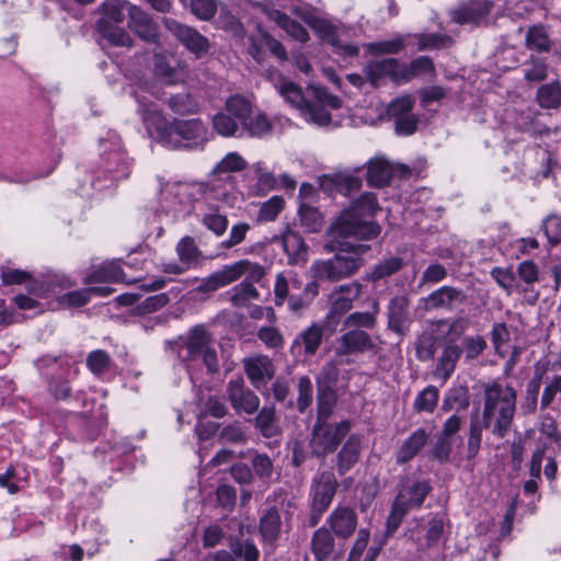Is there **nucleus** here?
Wrapping results in <instances>:
<instances>
[{
    "mask_svg": "<svg viewBox=\"0 0 561 561\" xmlns=\"http://www.w3.org/2000/svg\"><path fill=\"white\" fill-rule=\"evenodd\" d=\"M280 515L276 508H270L260 520V531L264 541L274 542L280 531Z\"/></svg>",
    "mask_w": 561,
    "mask_h": 561,
    "instance_id": "f704fd0d",
    "label": "nucleus"
},
{
    "mask_svg": "<svg viewBox=\"0 0 561 561\" xmlns=\"http://www.w3.org/2000/svg\"><path fill=\"white\" fill-rule=\"evenodd\" d=\"M24 478L14 467H9L0 473V486L7 489L9 493H16L23 488Z\"/></svg>",
    "mask_w": 561,
    "mask_h": 561,
    "instance_id": "69168bd1",
    "label": "nucleus"
},
{
    "mask_svg": "<svg viewBox=\"0 0 561 561\" xmlns=\"http://www.w3.org/2000/svg\"><path fill=\"white\" fill-rule=\"evenodd\" d=\"M536 99L542 108H558L561 105V83L552 81L542 84L537 91Z\"/></svg>",
    "mask_w": 561,
    "mask_h": 561,
    "instance_id": "2f4dec72",
    "label": "nucleus"
},
{
    "mask_svg": "<svg viewBox=\"0 0 561 561\" xmlns=\"http://www.w3.org/2000/svg\"><path fill=\"white\" fill-rule=\"evenodd\" d=\"M213 127L222 137H233L239 130L236 118L225 112H219L213 117Z\"/></svg>",
    "mask_w": 561,
    "mask_h": 561,
    "instance_id": "864d4df0",
    "label": "nucleus"
},
{
    "mask_svg": "<svg viewBox=\"0 0 561 561\" xmlns=\"http://www.w3.org/2000/svg\"><path fill=\"white\" fill-rule=\"evenodd\" d=\"M247 167V161L237 152L227 153L214 169V175L238 172Z\"/></svg>",
    "mask_w": 561,
    "mask_h": 561,
    "instance_id": "052dcab7",
    "label": "nucleus"
},
{
    "mask_svg": "<svg viewBox=\"0 0 561 561\" xmlns=\"http://www.w3.org/2000/svg\"><path fill=\"white\" fill-rule=\"evenodd\" d=\"M102 37L114 46L131 47L134 44L130 35L121 26H106L100 28Z\"/></svg>",
    "mask_w": 561,
    "mask_h": 561,
    "instance_id": "5fc2aeb1",
    "label": "nucleus"
},
{
    "mask_svg": "<svg viewBox=\"0 0 561 561\" xmlns=\"http://www.w3.org/2000/svg\"><path fill=\"white\" fill-rule=\"evenodd\" d=\"M466 296L462 290L451 287L442 286L423 298L424 309L426 311L434 309L453 310L456 304H462Z\"/></svg>",
    "mask_w": 561,
    "mask_h": 561,
    "instance_id": "f3484780",
    "label": "nucleus"
},
{
    "mask_svg": "<svg viewBox=\"0 0 561 561\" xmlns=\"http://www.w3.org/2000/svg\"><path fill=\"white\" fill-rule=\"evenodd\" d=\"M227 393L237 412L253 414L260 407L259 397L250 389L244 388L242 380H230L227 385Z\"/></svg>",
    "mask_w": 561,
    "mask_h": 561,
    "instance_id": "2eb2a0df",
    "label": "nucleus"
},
{
    "mask_svg": "<svg viewBox=\"0 0 561 561\" xmlns=\"http://www.w3.org/2000/svg\"><path fill=\"white\" fill-rule=\"evenodd\" d=\"M134 4L122 0H107L102 5V18L98 21V30L106 26H119L125 20V13L129 15V8Z\"/></svg>",
    "mask_w": 561,
    "mask_h": 561,
    "instance_id": "b1692460",
    "label": "nucleus"
},
{
    "mask_svg": "<svg viewBox=\"0 0 561 561\" xmlns=\"http://www.w3.org/2000/svg\"><path fill=\"white\" fill-rule=\"evenodd\" d=\"M462 354V348L455 343H447L437 359L435 376L443 381L450 378L455 371L456 364Z\"/></svg>",
    "mask_w": 561,
    "mask_h": 561,
    "instance_id": "a878e982",
    "label": "nucleus"
},
{
    "mask_svg": "<svg viewBox=\"0 0 561 561\" xmlns=\"http://www.w3.org/2000/svg\"><path fill=\"white\" fill-rule=\"evenodd\" d=\"M265 275L266 268L263 265L244 259L225 265L221 270L204 278L198 286V290L202 293L216 291L245 276L241 283L233 286L227 293L232 306L238 308L245 307L250 301L260 298V293L254 287V283H260Z\"/></svg>",
    "mask_w": 561,
    "mask_h": 561,
    "instance_id": "f03ea898",
    "label": "nucleus"
},
{
    "mask_svg": "<svg viewBox=\"0 0 561 561\" xmlns=\"http://www.w3.org/2000/svg\"><path fill=\"white\" fill-rule=\"evenodd\" d=\"M335 255L328 260H317L310 266L313 278L340 282L355 275L364 265L363 255L370 250V247L363 243H345Z\"/></svg>",
    "mask_w": 561,
    "mask_h": 561,
    "instance_id": "39448f33",
    "label": "nucleus"
},
{
    "mask_svg": "<svg viewBox=\"0 0 561 561\" xmlns=\"http://www.w3.org/2000/svg\"><path fill=\"white\" fill-rule=\"evenodd\" d=\"M525 46L529 50L547 53L551 49L552 41L547 27L542 24L530 26L525 36Z\"/></svg>",
    "mask_w": 561,
    "mask_h": 561,
    "instance_id": "c756f323",
    "label": "nucleus"
},
{
    "mask_svg": "<svg viewBox=\"0 0 561 561\" xmlns=\"http://www.w3.org/2000/svg\"><path fill=\"white\" fill-rule=\"evenodd\" d=\"M481 389V423L494 436L504 438L513 424L517 392L512 386L504 385L497 380L483 382Z\"/></svg>",
    "mask_w": 561,
    "mask_h": 561,
    "instance_id": "7ed1b4c3",
    "label": "nucleus"
},
{
    "mask_svg": "<svg viewBox=\"0 0 561 561\" xmlns=\"http://www.w3.org/2000/svg\"><path fill=\"white\" fill-rule=\"evenodd\" d=\"M350 430L351 423L348 421H341L339 423L316 421L309 442L312 454L325 456L334 453Z\"/></svg>",
    "mask_w": 561,
    "mask_h": 561,
    "instance_id": "0eeeda50",
    "label": "nucleus"
},
{
    "mask_svg": "<svg viewBox=\"0 0 561 561\" xmlns=\"http://www.w3.org/2000/svg\"><path fill=\"white\" fill-rule=\"evenodd\" d=\"M164 25L197 58L208 51V39L195 28L181 24L173 19H164Z\"/></svg>",
    "mask_w": 561,
    "mask_h": 561,
    "instance_id": "9b49d317",
    "label": "nucleus"
},
{
    "mask_svg": "<svg viewBox=\"0 0 561 561\" xmlns=\"http://www.w3.org/2000/svg\"><path fill=\"white\" fill-rule=\"evenodd\" d=\"M379 209L377 196L365 192L332 222L330 232L341 238L374 239L380 233V227L368 218L375 216Z\"/></svg>",
    "mask_w": 561,
    "mask_h": 561,
    "instance_id": "20e7f679",
    "label": "nucleus"
},
{
    "mask_svg": "<svg viewBox=\"0 0 561 561\" xmlns=\"http://www.w3.org/2000/svg\"><path fill=\"white\" fill-rule=\"evenodd\" d=\"M363 285L358 282H352L334 287L329 296L331 309L328 318L342 316L353 308V304L359 298Z\"/></svg>",
    "mask_w": 561,
    "mask_h": 561,
    "instance_id": "4468645a",
    "label": "nucleus"
},
{
    "mask_svg": "<svg viewBox=\"0 0 561 561\" xmlns=\"http://www.w3.org/2000/svg\"><path fill=\"white\" fill-rule=\"evenodd\" d=\"M170 108L180 115L195 114L199 105L198 103L187 93H180L169 99Z\"/></svg>",
    "mask_w": 561,
    "mask_h": 561,
    "instance_id": "603ef678",
    "label": "nucleus"
},
{
    "mask_svg": "<svg viewBox=\"0 0 561 561\" xmlns=\"http://www.w3.org/2000/svg\"><path fill=\"white\" fill-rule=\"evenodd\" d=\"M302 117L318 126H327L331 123V115L320 102H307L301 107Z\"/></svg>",
    "mask_w": 561,
    "mask_h": 561,
    "instance_id": "c03bdc74",
    "label": "nucleus"
},
{
    "mask_svg": "<svg viewBox=\"0 0 561 561\" xmlns=\"http://www.w3.org/2000/svg\"><path fill=\"white\" fill-rule=\"evenodd\" d=\"M337 482L333 472L324 471L314 478L311 496L312 512L310 516L311 526H316L324 511L330 506L336 492Z\"/></svg>",
    "mask_w": 561,
    "mask_h": 561,
    "instance_id": "1a4fd4ad",
    "label": "nucleus"
},
{
    "mask_svg": "<svg viewBox=\"0 0 561 561\" xmlns=\"http://www.w3.org/2000/svg\"><path fill=\"white\" fill-rule=\"evenodd\" d=\"M57 276H42L41 280H37V297L38 296H56L59 304L66 307H82L87 305L90 299L89 288L80 290L69 291L64 295H59V287L65 286L62 282L56 280Z\"/></svg>",
    "mask_w": 561,
    "mask_h": 561,
    "instance_id": "9d476101",
    "label": "nucleus"
},
{
    "mask_svg": "<svg viewBox=\"0 0 561 561\" xmlns=\"http://www.w3.org/2000/svg\"><path fill=\"white\" fill-rule=\"evenodd\" d=\"M368 51L374 55L398 54L405 47V37L396 36L391 39L369 43L366 45Z\"/></svg>",
    "mask_w": 561,
    "mask_h": 561,
    "instance_id": "49530a36",
    "label": "nucleus"
},
{
    "mask_svg": "<svg viewBox=\"0 0 561 561\" xmlns=\"http://www.w3.org/2000/svg\"><path fill=\"white\" fill-rule=\"evenodd\" d=\"M241 125L251 137L262 138L272 131V123L262 112L249 114Z\"/></svg>",
    "mask_w": 561,
    "mask_h": 561,
    "instance_id": "72a5a7b5",
    "label": "nucleus"
},
{
    "mask_svg": "<svg viewBox=\"0 0 561 561\" xmlns=\"http://www.w3.org/2000/svg\"><path fill=\"white\" fill-rule=\"evenodd\" d=\"M285 205V201L280 196H272L270 199L264 202L261 205L260 211L257 214L256 220L257 222H270L274 221L279 213L283 210Z\"/></svg>",
    "mask_w": 561,
    "mask_h": 561,
    "instance_id": "3c124183",
    "label": "nucleus"
},
{
    "mask_svg": "<svg viewBox=\"0 0 561 561\" xmlns=\"http://www.w3.org/2000/svg\"><path fill=\"white\" fill-rule=\"evenodd\" d=\"M430 434L425 428L414 431L399 447L396 453L398 463H405L412 460L419 451L426 445Z\"/></svg>",
    "mask_w": 561,
    "mask_h": 561,
    "instance_id": "393cba45",
    "label": "nucleus"
},
{
    "mask_svg": "<svg viewBox=\"0 0 561 561\" xmlns=\"http://www.w3.org/2000/svg\"><path fill=\"white\" fill-rule=\"evenodd\" d=\"M312 383L309 377L302 376L298 380L297 408L304 413L312 403Z\"/></svg>",
    "mask_w": 561,
    "mask_h": 561,
    "instance_id": "338daca9",
    "label": "nucleus"
},
{
    "mask_svg": "<svg viewBox=\"0 0 561 561\" xmlns=\"http://www.w3.org/2000/svg\"><path fill=\"white\" fill-rule=\"evenodd\" d=\"M185 350L188 359L202 357L209 373L218 370L217 352L213 346L210 333L204 327H195L188 332Z\"/></svg>",
    "mask_w": 561,
    "mask_h": 561,
    "instance_id": "6e6552de",
    "label": "nucleus"
},
{
    "mask_svg": "<svg viewBox=\"0 0 561 561\" xmlns=\"http://www.w3.org/2000/svg\"><path fill=\"white\" fill-rule=\"evenodd\" d=\"M320 32L322 34V38L336 48L337 54L351 57L358 54L359 49L357 46L346 44L344 45L340 42L331 25L323 24L320 28Z\"/></svg>",
    "mask_w": 561,
    "mask_h": 561,
    "instance_id": "4d7b16f0",
    "label": "nucleus"
},
{
    "mask_svg": "<svg viewBox=\"0 0 561 561\" xmlns=\"http://www.w3.org/2000/svg\"><path fill=\"white\" fill-rule=\"evenodd\" d=\"M379 312V304L377 300H373L371 310L366 312H353L346 320L345 325L353 327L355 329H374L377 323V314Z\"/></svg>",
    "mask_w": 561,
    "mask_h": 561,
    "instance_id": "58836bf2",
    "label": "nucleus"
},
{
    "mask_svg": "<svg viewBox=\"0 0 561 561\" xmlns=\"http://www.w3.org/2000/svg\"><path fill=\"white\" fill-rule=\"evenodd\" d=\"M140 112L148 131L165 148H203L209 140L208 129L198 118L169 123L154 104H140Z\"/></svg>",
    "mask_w": 561,
    "mask_h": 561,
    "instance_id": "f257e3e1",
    "label": "nucleus"
},
{
    "mask_svg": "<svg viewBox=\"0 0 561 561\" xmlns=\"http://www.w3.org/2000/svg\"><path fill=\"white\" fill-rule=\"evenodd\" d=\"M231 551L236 557L244 561H257L260 552L252 540H236L230 543Z\"/></svg>",
    "mask_w": 561,
    "mask_h": 561,
    "instance_id": "0e129e2a",
    "label": "nucleus"
},
{
    "mask_svg": "<svg viewBox=\"0 0 561 561\" xmlns=\"http://www.w3.org/2000/svg\"><path fill=\"white\" fill-rule=\"evenodd\" d=\"M439 393L434 386H427L415 398L414 410L417 412L432 413L437 407Z\"/></svg>",
    "mask_w": 561,
    "mask_h": 561,
    "instance_id": "8fccbe9b",
    "label": "nucleus"
},
{
    "mask_svg": "<svg viewBox=\"0 0 561 561\" xmlns=\"http://www.w3.org/2000/svg\"><path fill=\"white\" fill-rule=\"evenodd\" d=\"M298 220L300 227L308 233H314L321 230L323 218L320 211L312 206L301 204L298 209Z\"/></svg>",
    "mask_w": 561,
    "mask_h": 561,
    "instance_id": "c9c22d12",
    "label": "nucleus"
},
{
    "mask_svg": "<svg viewBox=\"0 0 561 561\" xmlns=\"http://www.w3.org/2000/svg\"><path fill=\"white\" fill-rule=\"evenodd\" d=\"M402 265L403 261L401 257H387L378 265H376L369 274H367L366 279L369 282H377L397 273L402 267Z\"/></svg>",
    "mask_w": 561,
    "mask_h": 561,
    "instance_id": "a18cd8bd",
    "label": "nucleus"
},
{
    "mask_svg": "<svg viewBox=\"0 0 561 561\" xmlns=\"http://www.w3.org/2000/svg\"><path fill=\"white\" fill-rule=\"evenodd\" d=\"M360 454V439L352 435L343 445L337 455V471L340 474L347 472L357 461Z\"/></svg>",
    "mask_w": 561,
    "mask_h": 561,
    "instance_id": "c85d7f7f",
    "label": "nucleus"
},
{
    "mask_svg": "<svg viewBox=\"0 0 561 561\" xmlns=\"http://www.w3.org/2000/svg\"><path fill=\"white\" fill-rule=\"evenodd\" d=\"M466 359L479 357L486 348L485 340L480 335L467 336L462 341Z\"/></svg>",
    "mask_w": 561,
    "mask_h": 561,
    "instance_id": "774afa93",
    "label": "nucleus"
},
{
    "mask_svg": "<svg viewBox=\"0 0 561 561\" xmlns=\"http://www.w3.org/2000/svg\"><path fill=\"white\" fill-rule=\"evenodd\" d=\"M244 370L255 388L271 380L275 375V367L266 355H256L244 359Z\"/></svg>",
    "mask_w": 561,
    "mask_h": 561,
    "instance_id": "aec40b11",
    "label": "nucleus"
},
{
    "mask_svg": "<svg viewBox=\"0 0 561 561\" xmlns=\"http://www.w3.org/2000/svg\"><path fill=\"white\" fill-rule=\"evenodd\" d=\"M414 106V99L404 94L394 100H392L387 107V115L396 122L400 117H403L410 114Z\"/></svg>",
    "mask_w": 561,
    "mask_h": 561,
    "instance_id": "6e6d98bb",
    "label": "nucleus"
},
{
    "mask_svg": "<svg viewBox=\"0 0 561 561\" xmlns=\"http://www.w3.org/2000/svg\"><path fill=\"white\" fill-rule=\"evenodd\" d=\"M271 18L293 38L305 43L309 39L308 31L298 22L280 11H273Z\"/></svg>",
    "mask_w": 561,
    "mask_h": 561,
    "instance_id": "e433bc0d",
    "label": "nucleus"
},
{
    "mask_svg": "<svg viewBox=\"0 0 561 561\" xmlns=\"http://www.w3.org/2000/svg\"><path fill=\"white\" fill-rule=\"evenodd\" d=\"M336 403V394L331 388H319L317 421H328Z\"/></svg>",
    "mask_w": 561,
    "mask_h": 561,
    "instance_id": "09e8293b",
    "label": "nucleus"
},
{
    "mask_svg": "<svg viewBox=\"0 0 561 561\" xmlns=\"http://www.w3.org/2000/svg\"><path fill=\"white\" fill-rule=\"evenodd\" d=\"M431 489L427 481L421 480L403 485L399 490L387 519L388 534H392L399 528L410 510L420 507L423 504Z\"/></svg>",
    "mask_w": 561,
    "mask_h": 561,
    "instance_id": "423d86ee",
    "label": "nucleus"
},
{
    "mask_svg": "<svg viewBox=\"0 0 561 561\" xmlns=\"http://www.w3.org/2000/svg\"><path fill=\"white\" fill-rule=\"evenodd\" d=\"M311 546L316 558L323 561L332 553L334 539L329 530L320 528L314 533Z\"/></svg>",
    "mask_w": 561,
    "mask_h": 561,
    "instance_id": "79ce46f5",
    "label": "nucleus"
},
{
    "mask_svg": "<svg viewBox=\"0 0 561 561\" xmlns=\"http://www.w3.org/2000/svg\"><path fill=\"white\" fill-rule=\"evenodd\" d=\"M225 108L228 114L242 123L251 114V103L242 95L234 94L228 98Z\"/></svg>",
    "mask_w": 561,
    "mask_h": 561,
    "instance_id": "de8ad7c7",
    "label": "nucleus"
},
{
    "mask_svg": "<svg viewBox=\"0 0 561 561\" xmlns=\"http://www.w3.org/2000/svg\"><path fill=\"white\" fill-rule=\"evenodd\" d=\"M301 287V280L296 273L280 272L275 277L274 284V300L276 306H283L289 296V289H299Z\"/></svg>",
    "mask_w": 561,
    "mask_h": 561,
    "instance_id": "cd10ccee",
    "label": "nucleus"
},
{
    "mask_svg": "<svg viewBox=\"0 0 561 561\" xmlns=\"http://www.w3.org/2000/svg\"><path fill=\"white\" fill-rule=\"evenodd\" d=\"M282 243L289 265L305 264L308 260V245L304 238L291 228H286L282 234Z\"/></svg>",
    "mask_w": 561,
    "mask_h": 561,
    "instance_id": "412c9836",
    "label": "nucleus"
},
{
    "mask_svg": "<svg viewBox=\"0 0 561 561\" xmlns=\"http://www.w3.org/2000/svg\"><path fill=\"white\" fill-rule=\"evenodd\" d=\"M492 8L489 0H471L450 11L451 20L457 24H478L483 20Z\"/></svg>",
    "mask_w": 561,
    "mask_h": 561,
    "instance_id": "a211bd4d",
    "label": "nucleus"
},
{
    "mask_svg": "<svg viewBox=\"0 0 561 561\" xmlns=\"http://www.w3.org/2000/svg\"><path fill=\"white\" fill-rule=\"evenodd\" d=\"M202 224L217 237L222 236L228 228V218L226 215L220 214L217 209L203 215Z\"/></svg>",
    "mask_w": 561,
    "mask_h": 561,
    "instance_id": "13d9d810",
    "label": "nucleus"
},
{
    "mask_svg": "<svg viewBox=\"0 0 561 561\" xmlns=\"http://www.w3.org/2000/svg\"><path fill=\"white\" fill-rule=\"evenodd\" d=\"M393 174L392 164L383 157H375L367 162V182L370 186L387 185Z\"/></svg>",
    "mask_w": 561,
    "mask_h": 561,
    "instance_id": "bb28decb",
    "label": "nucleus"
},
{
    "mask_svg": "<svg viewBox=\"0 0 561 561\" xmlns=\"http://www.w3.org/2000/svg\"><path fill=\"white\" fill-rule=\"evenodd\" d=\"M328 524L335 536L347 538L356 529L357 516L352 508L336 507L329 516Z\"/></svg>",
    "mask_w": 561,
    "mask_h": 561,
    "instance_id": "4be33fe9",
    "label": "nucleus"
},
{
    "mask_svg": "<svg viewBox=\"0 0 561 561\" xmlns=\"http://www.w3.org/2000/svg\"><path fill=\"white\" fill-rule=\"evenodd\" d=\"M129 18L128 26L134 31L141 39L156 43L158 39V27L152 21L150 15L137 5L128 7Z\"/></svg>",
    "mask_w": 561,
    "mask_h": 561,
    "instance_id": "6ab92c4d",
    "label": "nucleus"
},
{
    "mask_svg": "<svg viewBox=\"0 0 561 561\" xmlns=\"http://www.w3.org/2000/svg\"><path fill=\"white\" fill-rule=\"evenodd\" d=\"M111 356L103 350H95L87 357V366L94 375H102L110 369Z\"/></svg>",
    "mask_w": 561,
    "mask_h": 561,
    "instance_id": "680f3d73",
    "label": "nucleus"
},
{
    "mask_svg": "<svg viewBox=\"0 0 561 561\" xmlns=\"http://www.w3.org/2000/svg\"><path fill=\"white\" fill-rule=\"evenodd\" d=\"M153 70L154 75L164 83L173 84L182 80L181 71L172 67L164 55L154 54Z\"/></svg>",
    "mask_w": 561,
    "mask_h": 561,
    "instance_id": "a19ab883",
    "label": "nucleus"
},
{
    "mask_svg": "<svg viewBox=\"0 0 561 561\" xmlns=\"http://www.w3.org/2000/svg\"><path fill=\"white\" fill-rule=\"evenodd\" d=\"M409 301L404 296H397L391 299L389 305V328L400 332L403 324L408 320Z\"/></svg>",
    "mask_w": 561,
    "mask_h": 561,
    "instance_id": "473e14b6",
    "label": "nucleus"
},
{
    "mask_svg": "<svg viewBox=\"0 0 561 561\" xmlns=\"http://www.w3.org/2000/svg\"><path fill=\"white\" fill-rule=\"evenodd\" d=\"M275 409L264 407L255 417V425L263 436L271 437L275 433L274 426Z\"/></svg>",
    "mask_w": 561,
    "mask_h": 561,
    "instance_id": "e2e57ef3",
    "label": "nucleus"
},
{
    "mask_svg": "<svg viewBox=\"0 0 561 561\" xmlns=\"http://www.w3.org/2000/svg\"><path fill=\"white\" fill-rule=\"evenodd\" d=\"M176 253L180 262H182L188 270L192 266L197 265L202 257L201 250L191 237H184L179 241L176 244Z\"/></svg>",
    "mask_w": 561,
    "mask_h": 561,
    "instance_id": "4c0bfd02",
    "label": "nucleus"
},
{
    "mask_svg": "<svg viewBox=\"0 0 561 561\" xmlns=\"http://www.w3.org/2000/svg\"><path fill=\"white\" fill-rule=\"evenodd\" d=\"M415 37L419 38L420 50L439 49L453 44V38L446 34H417Z\"/></svg>",
    "mask_w": 561,
    "mask_h": 561,
    "instance_id": "bf43d9fd",
    "label": "nucleus"
},
{
    "mask_svg": "<svg viewBox=\"0 0 561 561\" xmlns=\"http://www.w3.org/2000/svg\"><path fill=\"white\" fill-rule=\"evenodd\" d=\"M323 327L313 322L307 329L302 330L294 339L290 350L293 353L298 351L306 357L313 356L322 344Z\"/></svg>",
    "mask_w": 561,
    "mask_h": 561,
    "instance_id": "dca6fc26",
    "label": "nucleus"
},
{
    "mask_svg": "<svg viewBox=\"0 0 561 561\" xmlns=\"http://www.w3.org/2000/svg\"><path fill=\"white\" fill-rule=\"evenodd\" d=\"M320 187L325 192L333 190L345 194L358 190L362 186V180L352 173L344 171L332 175H322L319 178Z\"/></svg>",
    "mask_w": 561,
    "mask_h": 561,
    "instance_id": "5701e85b",
    "label": "nucleus"
},
{
    "mask_svg": "<svg viewBox=\"0 0 561 561\" xmlns=\"http://www.w3.org/2000/svg\"><path fill=\"white\" fill-rule=\"evenodd\" d=\"M274 87L289 104L300 111L307 103L301 90L294 82L279 76L274 80Z\"/></svg>",
    "mask_w": 561,
    "mask_h": 561,
    "instance_id": "7c9ffc66",
    "label": "nucleus"
},
{
    "mask_svg": "<svg viewBox=\"0 0 561 561\" xmlns=\"http://www.w3.org/2000/svg\"><path fill=\"white\" fill-rule=\"evenodd\" d=\"M364 73L373 87H379L386 78L402 83L401 62L394 58L370 61L364 67Z\"/></svg>",
    "mask_w": 561,
    "mask_h": 561,
    "instance_id": "ddd939ff",
    "label": "nucleus"
},
{
    "mask_svg": "<svg viewBox=\"0 0 561 561\" xmlns=\"http://www.w3.org/2000/svg\"><path fill=\"white\" fill-rule=\"evenodd\" d=\"M124 279V272L115 262L103 264L85 278V283H116Z\"/></svg>",
    "mask_w": 561,
    "mask_h": 561,
    "instance_id": "ea45409f",
    "label": "nucleus"
},
{
    "mask_svg": "<svg viewBox=\"0 0 561 561\" xmlns=\"http://www.w3.org/2000/svg\"><path fill=\"white\" fill-rule=\"evenodd\" d=\"M434 65L431 58L422 56L410 64L401 62L402 83L411 81L414 77L425 72H433Z\"/></svg>",
    "mask_w": 561,
    "mask_h": 561,
    "instance_id": "37998d69",
    "label": "nucleus"
},
{
    "mask_svg": "<svg viewBox=\"0 0 561 561\" xmlns=\"http://www.w3.org/2000/svg\"><path fill=\"white\" fill-rule=\"evenodd\" d=\"M375 348L371 336L364 330H350L336 340L334 353L336 357L363 354Z\"/></svg>",
    "mask_w": 561,
    "mask_h": 561,
    "instance_id": "f8f14e48",
    "label": "nucleus"
}]
</instances>
